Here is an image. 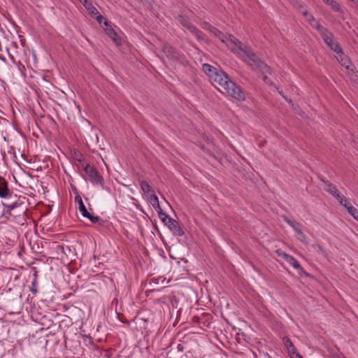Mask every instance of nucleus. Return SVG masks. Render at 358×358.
I'll return each mask as SVG.
<instances>
[{"mask_svg": "<svg viewBox=\"0 0 358 358\" xmlns=\"http://www.w3.org/2000/svg\"><path fill=\"white\" fill-rule=\"evenodd\" d=\"M77 160L79 162L83 160V155L81 154H79V155L77 157Z\"/></svg>", "mask_w": 358, "mask_h": 358, "instance_id": "obj_42", "label": "nucleus"}, {"mask_svg": "<svg viewBox=\"0 0 358 358\" xmlns=\"http://www.w3.org/2000/svg\"><path fill=\"white\" fill-rule=\"evenodd\" d=\"M210 27V31L212 34H213L215 36L219 38L222 43L225 42L226 36L223 34L222 31L218 30L217 28L212 27L211 25L208 24Z\"/></svg>", "mask_w": 358, "mask_h": 358, "instance_id": "obj_19", "label": "nucleus"}, {"mask_svg": "<svg viewBox=\"0 0 358 358\" xmlns=\"http://www.w3.org/2000/svg\"><path fill=\"white\" fill-rule=\"evenodd\" d=\"M268 358H271V357H268Z\"/></svg>", "mask_w": 358, "mask_h": 358, "instance_id": "obj_47", "label": "nucleus"}, {"mask_svg": "<svg viewBox=\"0 0 358 358\" xmlns=\"http://www.w3.org/2000/svg\"><path fill=\"white\" fill-rule=\"evenodd\" d=\"M296 237L301 243L306 245L308 244V238L301 230L296 231Z\"/></svg>", "mask_w": 358, "mask_h": 358, "instance_id": "obj_25", "label": "nucleus"}, {"mask_svg": "<svg viewBox=\"0 0 358 358\" xmlns=\"http://www.w3.org/2000/svg\"><path fill=\"white\" fill-rule=\"evenodd\" d=\"M295 356L296 358H303V357L299 353L296 354Z\"/></svg>", "mask_w": 358, "mask_h": 358, "instance_id": "obj_44", "label": "nucleus"}, {"mask_svg": "<svg viewBox=\"0 0 358 358\" xmlns=\"http://www.w3.org/2000/svg\"><path fill=\"white\" fill-rule=\"evenodd\" d=\"M167 227L176 236H182L184 234V231L178 222L174 219L169 220V224Z\"/></svg>", "mask_w": 358, "mask_h": 358, "instance_id": "obj_11", "label": "nucleus"}, {"mask_svg": "<svg viewBox=\"0 0 358 358\" xmlns=\"http://www.w3.org/2000/svg\"><path fill=\"white\" fill-rule=\"evenodd\" d=\"M323 1L326 4L329 5L334 11H336V12L341 11L340 4L335 0H323Z\"/></svg>", "mask_w": 358, "mask_h": 358, "instance_id": "obj_20", "label": "nucleus"}, {"mask_svg": "<svg viewBox=\"0 0 358 358\" xmlns=\"http://www.w3.org/2000/svg\"><path fill=\"white\" fill-rule=\"evenodd\" d=\"M80 1L83 3V6L90 12L92 17L95 16V15L99 14L98 10L93 6V4L90 1H89L88 0H80Z\"/></svg>", "mask_w": 358, "mask_h": 358, "instance_id": "obj_17", "label": "nucleus"}, {"mask_svg": "<svg viewBox=\"0 0 358 358\" xmlns=\"http://www.w3.org/2000/svg\"><path fill=\"white\" fill-rule=\"evenodd\" d=\"M93 17H94L99 24H101L102 22L104 23L105 20H106L99 13L98 15H95Z\"/></svg>", "mask_w": 358, "mask_h": 358, "instance_id": "obj_38", "label": "nucleus"}, {"mask_svg": "<svg viewBox=\"0 0 358 358\" xmlns=\"http://www.w3.org/2000/svg\"><path fill=\"white\" fill-rule=\"evenodd\" d=\"M8 182L4 178L0 176V197L1 198H13V192L10 191L8 187Z\"/></svg>", "mask_w": 358, "mask_h": 358, "instance_id": "obj_8", "label": "nucleus"}, {"mask_svg": "<svg viewBox=\"0 0 358 358\" xmlns=\"http://www.w3.org/2000/svg\"><path fill=\"white\" fill-rule=\"evenodd\" d=\"M342 205L347 209V210L350 209V207L353 206L348 199H346V202H344Z\"/></svg>", "mask_w": 358, "mask_h": 358, "instance_id": "obj_39", "label": "nucleus"}, {"mask_svg": "<svg viewBox=\"0 0 358 358\" xmlns=\"http://www.w3.org/2000/svg\"><path fill=\"white\" fill-rule=\"evenodd\" d=\"M162 51L167 58L173 62L182 65L187 63L185 56L168 43L163 45Z\"/></svg>", "mask_w": 358, "mask_h": 358, "instance_id": "obj_4", "label": "nucleus"}, {"mask_svg": "<svg viewBox=\"0 0 358 358\" xmlns=\"http://www.w3.org/2000/svg\"><path fill=\"white\" fill-rule=\"evenodd\" d=\"M324 43L334 52H341V47L340 44L338 42H335L334 41V38H329L328 41H324Z\"/></svg>", "mask_w": 358, "mask_h": 358, "instance_id": "obj_18", "label": "nucleus"}, {"mask_svg": "<svg viewBox=\"0 0 358 358\" xmlns=\"http://www.w3.org/2000/svg\"><path fill=\"white\" fill-rule=\"evenodd\" d=\"M284 345H285L286 348L287 349L289 353L292 354V355L298 354L297 350L294 345L292 341L287 336L283 337L282 338Z\"/></svg>", "mask_w": 358, "mask_h": 358, "instance_id": "obj_16", "label": "nucleus"}, {"mask_svg": "<svg viewBox=\"0 0 358 358\" xmlns=\"http://www.w3.org/2000/svg\"><path fill=\"white\" fill-rule=\"evenodd\" d=\"M84 217L88 218L92 223H96L100 220L99 216H94L88 213L87 215H85Z\"/></svg>", "mask_w": 358, "mask_h": 358, "instance_id": "obj_32", "label": "nucleus"}, {"mask_svg": "<svg viewBox=\"0 0 358 358\" xmlns=\"http://www.w3.org/2000/svg\"><path fill=\"white\" fill-rule=\"evenodd\" d=\"M0 59L2 60H4V58L1 57V56H0Z\"/></svg>", "mask_w": 358, "mask_h": 358, "instance_id": "obj_46", "label": "nucleus"}, {"mask_svg": "<svg viewBox=\"0 0 358 358\" xmlns=\"http://www.w3.org/2000/svg\"><path fill=\"white\" fill-rule=\"evenodd\" d=\"M275 253L279 257H282L284 260H285L286 257H288V254L285 253V252L282 251L281 250H277L275 251Z\"/></svg>", "mask_w": 358, "mask_h": 358, "instance_id": "obj_36", "label": "nucleus"}, {"mask_svg": "<svg viewBox=\"0 0 358 358\" xmlns=\"http://www.w3.org/2000/svg\"><path fill=\"white\" fill-rule=\"evenodd\" d=\"M188 30L196 38L198 41L203 40L202 32L194 25H192L188 28Z\"/></svg>", "mask_w": 358, "mask_h": 358, "instance_id": "obj_23", "label": "nucleus"}, {"mask_svg": "<svg viewBox=\"0 0 358 358\" xmlns=\"http://www.w3.org/2000/svg\"><path fill=\"white\" fill-rule=\"evenodd\" d=\"M252 70L263 72L264 70L269 74L271 73V68L264 62L250 47L244 49L241 58Z\"/></svg>", "mask_w": 358, "mask_h": 358, "instance_id": "obj_2", "label": "nucleus"}, {"mask_svg": "<svg viewBox=\"0 0 358 358\" xmlns=\"http://www.w3.org/2000/svg\"><path fill=\"white\" fill-rule=\"evenodd\" d=\"M84 171L94 185H99L103 188V178L93 166L87 164L84 168Z\"/></svg>", "mask_w": 358, "mask_h": 358, "instance_id": "obj_6", "label": "nucleus"}, {"mask_svg": "<svg viewBox=\"0 0 358 358\" xmlns=\"http://www.w3.org/2000/svg\"><path fill=\"white\" fill-rule=\"evenodd\" d=\"M164 216H162V217H159L161 220L163 222V223L165 224V225H168L169 224V219H172L171 217H170L166 213H164Z\"/></svg>", "mask_w": 358, "mask_h": 358, "instance_id": "obj_37", "label": "nucleus"}, {"mask_svg": "<svg viewBox=\"0 0 358 358\" xmlns=\"http://www.w3.org/2000/svg\"><path fill=\"white\" fill-rule=\"evenodd\" d=\"M331 358H345V357L341 354H334L331 355Z\"/></svg>", "mask_w": 358, "mask_h": 358, "instance_id": "obj_41", "label": "nucleus"}, {"mask_svg": "<svg viewBox=\"0 0 358 358\" xmlns=\"http://www.w3.org/2000/svg\"><path fill=\"white\" fill-rule=\"evenodd\" d=\"M37 287H38V282H37L36 279L35 278V279L32 281V282H31V287H30V291H31L34 294H36V293L38 292Z\"/></svg>", "mask_w": 358, "mask_h": 358, "instance_id": "obj_29", "label": "nucleus"}, {"mask_svg": "<svg viewBox=\"0 0 358 358\" xmlns=\"http://www.w3.org/2000/svg\"><path fill=\"white\" fill-rule=\"evenodd\" d=\"M78 209L83 217L88 215L89 212L83 202H81L78 204Z\"/></svg>", "mask_w": 358, "mask_h": 358, "instance_id": "obj_27", "label": "nucleus"}, {"mask_svg": "<svg viewBox=\"0 0 358 358\" xmlns=\"http://www.w3.org/2000/svg\"><path fill=\"white\" fill-rule=\"evenodd\" d=\"M164 280H165V278H164V277L152 278L150 283L152 282L154 284H159V282H164Z\"/></svg>", "mask_w": 358, "mask_h": 358, "instance_id": "obj_35", "label": "nucleus"}, {"mask_svg": "<svg viewBox=\"0 0 358 358\" xmlns=\"http://www.w3.org/2000/svg\"><path fill=\"white\" fill-rule=\"evenodd\" d=\"M312 248L316 250L319 253H320L324 257H327V254L326 251L323 249V248L320 244H313Z\"/></svg>", "mask_w": 358, "mask_h": 358, "instance_id": "obj_26", "label": "nucleus"}, {"mask_svg": "<svg viewBox=\"0 0 358 358\" xmlns=\"http://www.w3.org/2000/svg\"><path fill=\"white\" fill-rule=\"evenodd\" d=\"M227 46L235 54L241 58L243 55L244 49L248 46L243 45L241 41L236 39L231 35L229 38H226L225 42Z\"/></svg>", "mask_w": 358, "mask_h": 358, "instance_id": "obj_5", "label": "nucleus"}, {"mask_svg": "<svg viewBox=\"0 0 358 358\" xmlns=\"http://www.w3.org/2000/svg\"><path fill=\"white\" fill-rule=\"evenodd\" d=\"M287 263H289L290 265H292L294 268L299 271V273H306V271L301 267L299 262L292 255H288V257H286L285 260Z\"/></svg>", "mask_w": 358, "mask_h": 358, "instance_id": "obj_14", "label": "nucleus"}, {"mask_svg": "<svg viewBox=\"0 0 358 358\" xmlns=\"http://www.w3.org/2000/svg\"><path fill=\"white\" fill-rule=\"evenodd\" d=\"M334 197L339 201V203L342 205L344 202H346V198L344 195L340 194L339 192H338Z\"/></svg>", "mask_w": 358, "mask_h": 358, "instance_id": "obj_33", "label": "nucleus"}, {"mask_svg": "<svg viewBox=\"0 0 358 358\" xmlns=\"http://www.w3.org/2000/svg\"><path fill=\"white\" fill-rule=\"evenodd\" d=\"M149 201L152 206V207L157 210L159 217L164 216V212L162 210V208L160 207L158 197L155 194H152L150 196Z\"/></svg>", "mask_w": 358, "mask_h": 358, "instance_id": "obj_13", "label": "nucleus"}, {"mask_svg": "<svg viewBox=\"0 0 358 358\" xmlns=\"http://www.w3.org/2000/svg\"><path fill=\"white\" fill-rule=\"evenodd\" d=\"M176 348L178 352H182L185 350L184 345L182 343H178Z\"/></svg>", "mask_w": 358, "mask_h": 358, "instance_id": "obj_40", "label": "nucleus"}, {"mask_svg": "<svg viewBox=\"0 0 358 358\" xmlns=\"http://www.w3.org/2000/svg\"><path fill=\"white\" fill-rule=\"evenodd\" d=\"M320 180L326 186L324 187L325 191L331 194L333 196L338 192L337 187L333 183L323 178H321Z\"/></svg>", "mask_w": 358, "mask_h": 358, "instance_id": "obj_15", "label": "nucleus"}, {"mask_svg": "<svg viewBox=\"0 0 358 358\" xmlns=\"http://www.w3.org/2000/svg\"><path fill=\"white\" fill-rule=\"evenodd\" d=\"M310 26L318 31L324 41H328L329 38H334L333 34L327 29L322 26L319 22H316L315 24L310 23Z\"/></svg>", "mask_w": 358, "mask_h": 358, "instance_id": "obj_7", "label": "nucleus"}, {"mask_svg": "<svg viewBox=\"0 0 358 358\" xmlns=\"http://www.w3.org/2000/svg\"><path fill=\"white\" fill-rule=\"evenodd\" d=\"M203 71L208 76L210 80H213L214 76L219 73L220 70L209 64L202 65Z\"/></svg>", "mask_w": 358, "mask_h": 358, "instance_id": "obj_12", "label": "nucleus"}, {"mask_svg": "<svg viewBox=\"0 0 358 358\" xmlns=\"http://www.w3.org/2000/svg\"><path fill=\"white\" fill-rule=\"evenodd\" d=\"M303 15L304 16H308V22L310 24V23H313L314 24H316V22H317L315 20V18L312 15H309L307 11H303Z\"/></svg>", "mask_w": 358, "mask_h": 358, "instance_id": "obj_31", "label": "nucleus"}, {"mask_svg": "<svg viewBox=\"0 0 358 358\" xmlns=\"http://www.w3.org/2000/svg\"><path fill=\"white\" fill-rule=\"evenodd\" d=\"M11 199L13 201L3 204L6 206L9 215L15 216V210L18 209V215L20 219L18 222L24 221L26 210H27L26 197L22 196L17 197L16 194H13V198Z\"/></svg>", "mask_w": 358, "mask_h": 358, "instance_id": "obj_3", "label": "nucleus"}, {"mask_svg": "<svg viewBox=\"0 0 358 358\" xmlns=\"http://www.w3.org/2000/svg\"><path fill=\"white\" fill-rule=\"evenodd\" d=\"M352 1L358 6V0H352Z\"/></svg>", "mask_w": 358, "mask_h": 358, "instance_id": "obj_45", "label": "nucleus"}, {"mask_svg": "<svg viewBox=\"0 0 358 358\" xmlns=\"http://www.w3.org/2000/svg\"><path fill=\"white\" fill-rule=\"evenodd\" d=\"M15 217H19V215H19L18 209H16V210H15Z\"/></svg>", "mask_w": 358, "mask_h": 358, "instance_id": "obj_43", "label": "nucleus"}, {"mask_svg": "<svg viewBox=\"0 0 358 358\" xmlns=\"http://www.w3.org/2000/svg\"><path fill=\"white\" fill-rule=\"evenodd\" d=\"M104 30L106 34L110 37L117 45L121 44L120 39L116 33V31L113 29V28L110 25L108 21L105 20L104 22Z\"/></svg>", "mask_w": 358, "mask_h": 358, "instance_id": "obj_9", "label": "nucleus"}, {"mask_svg": "<svg viewBox=\"0 0 358 358\" xmlns=\"http://www.w3.org/2000/svg\"><path fill=\"white\" fill-rule=\"evenodd\" d=\"M282 218H283V220L293 229V230L295 231V233H296V231L301 230L298 227L300 225L299 223H296L295 222H294V221L291 220L289 218H288L287 216H283Z\"/></svg>", "mask_w": 358, "mask_h": 358, "instance_id": "obj_24", "label": "nucleus"}, {"mask_svg": "<svg viewBox=\"0 0 358 358\" xmlns=\"http://www.w3.org/2000/svg\"><path fill=\"white\" fill-rule=\"evenodd\" d=\"M262 73V78L263 80V81L267 84V85H271L273 83L271 82V80L268 78V76L266 75V73H268V72H266L265 70L263 71V72H261Z\"/></svg>", "mask_w": 358, "mask_h": 358, "instance_id": "obj_30", "label": "nucleus"}, {"mask_svg": "<svg viewBox=\"0 0 358 358\" xmlns=\"http://www.w3.org/2000/svg\"><path fill=\"white\" fill-rule=\"evenodd\" d=\"M74 193L76 194L75 202L77 203L78 204L80 203L81 202H83L81 196L80 195L79 192H78L76 187L74 188Z\"/></svg>", "mask_w": 358, "mask_h": 358, "instance_id": "obj_34", "label": "nucleus"}, {"mask_svg": "<svg viewBox=\"0 0 358 358\" xmlns=\"http://www.w3.org/2000/svg\"><path fill=\"white\" fill-rule=\"evenodd\" d=\"M338 54L337 59L339 63L344 66L348 71H354V65L350 60L344 55L343 50L341 52H336Z\"/></svg>", "mask_w": 358, "mask_h": 358, "instance_id": "obj_10", "label": "nucleus"}, {"mask_svg": "<svg viewBox=\"0 0 358 358\" xmlns=\"http://www.w3.org/2000/svg\"><path fill=\"white\" fill-rule=\"evenodd\" d=\"M140 186H141L142 191L145 194H149V193L155 194L153 189L146 181H145V180L141 181Z\"/></svg>", "mask_w": 358, "mask_h": 358, "instance_id": "obj_22", "label": "nucleus"}, {"mask_svg": "<svg viewBox=\"0 0 358 358\" xmlns=\"http://www.w3.org/2000/svg\"><path fill=\"white\" fill-rule=\"evenodd\" d=\"M178 20L180 24L187 29L189 27L192 25L189 19L185 15H179Z\"/></svg>", "mask_w": 358, "mask_h": 358, "instance_id": "obj_21", "label": "nucleus"}, {"mask_svg": "<svg viewBox=\"0 0 358 358\" xmlns=\"http://www.w3.org/2000/svg\"><path fill=\"white\" fill-rule=\"evenodd\" d=\"M349 214H350L354 219L358 220V210L354 206L350 207V209L348 210Z\"/></svg>", "mask_w": 358, "mask_h": 358, "instance_id": "obj_28", "label": "nucleus"}, {"mask_svg": "<svg viewBox=\"0 0 358 358\" xmlns=\"http://www.w3.org/2000/svg\"><path fill=\"white\" fill-rule=\"evenodd\" d=\"M215 87L218 88L221 92L222 90L219 87H222L223 90L230 96L234 98L238 101H244L245 99V94L239 86L233 82L229 76L222 70H220L219 73L214 76L213 80H210Z\"/></svg>", "mask_w": 358, "mask_h": 358, "instance_id": "obj_1", "label": "nucleus"}]
</instances>
